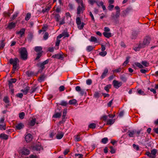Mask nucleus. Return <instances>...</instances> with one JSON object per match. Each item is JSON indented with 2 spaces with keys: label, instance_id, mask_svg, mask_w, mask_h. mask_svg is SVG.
<instances>
[{
  "label": "nucleus",
  "instance_id": "nucleus-59",
  "mask_svg": "<svg viewBox=\"0 0 158 158\" xmlns=\"http://www.w3.org/2000/svg\"><path fill=\"white\" fill-rule=\"evenodd\" d=\"M122 70V68H119L118 69H115L113 71V72L119 73Z\"/></svg>",
  "mask_w": 158,
  "mask_h": 158
},
{
  "label": "nucleus",
  "instance_id": "nucleus-27",
  "mask_svg": "<svg viewBox=\"0 0 158 158\" xmlns=\"http://www.w3.org/2000/svg\"><path fill=\"white\" fill-rule=\"evenodd\" d=\"M89 40L92 42H94L96 43L98 42V41L96 38L93 36H91L90 39Z\"/></svg>",
  "mask_w": 158,
  "mask_h": 158
},
{
  "label": "nucleus",
  "instance_id": "nucleus-53",
  "mask_svg": "<svg viewBox=\"0 0 158 158\" xmlns=\"http://www.w3.org/2000/svg\"><path fill=\"white\" fill-rule=\"evenodd\" d=\"M97 1L95 0H89L88 2L91 5H93L94 3H96Z\"/></svg>",
  "mask_w": 158,
  "mask_h": 158
},
{
  "label": "nucleus",
  "instance_id": "nucleus-37",
  "mask_svg": "<svg viewBox=\"0 0 158 158\" xmlns=\"http://www.w3.org/2000/svg\"><path fill=\"white\" fill-rule=\"evenodd\" d=\"M68 103L64 101H62L60 103V105L63 106H66L68 105Z\"/></svg>",
  "mask_w": 158,
  "mask_h": 158
},
{
  "label": "nucleus",
  "instance_id": "nucleus-22",
  "mask_svg": "<svg viewBox=\"0 0 158 158\" xmlns=\"http://www.w3.org/2000/svg\"><path fill=\"white\" fill-rule=\"evenodd\" d=\"M45 76L44 75H41L38 79V81L40 82H41L44 80Z\"/></svg>",
  "mask_w": 158,
  "mask_h": 158
},
{
  "label": "nucleus",
  "instance_id": "nucleus-54",
  "mask_svg": "<svg viewBox=\"0 0 158 158\" xmlns=\"http://www.w3.org/2000/svg\"><path fill=\"white\" fill-rule=\"evenodd\" d=\"M62 34H63V36H64V37H68L69 35V34L65 31H64Z\"/></svg>",
  "mask_w": 158,
  "mask_h": 158
},
{
  "label": "nucleus",
  "instance_id": "nucleus-61",
  "mask_svg": "<svg viewBox=\"0 0 158 158\" xmlns=\"http://www.w3.org/2000/svg\"><path fill=\"white\" fill-rule=\"evenodd\" d=\"M92 83V81L90 79H88L86 81V83L87 85H90Z\"/></svg>",
  "mask_w": 158,
  "mask_h": 158
},
{
  "label": "nucleus",
  "instance_id": "nucleus-14",
  "mask_svg": "<svg viewBox=\"0 0 158 158\" xmlns=\"http://www.w3.org/2000/svg\"><path fill=\"white\" fill-rule=\"evenodd\" d=\"M108 72V70L107 68H106L104 71L102 73V75L101 76V78L102 79L104 78L106 76L107 73Z\"/></svg>",
  "mask_w": 158,
  "mask_h": 158
},
{
  "label": "nucleus",
  "instance_id": "nucleus-38",
  "mask_svg": "<svg viewBox=\"0 0 158 158\" xmlns=\"http://www.w3.org/2000/svg\"><path fill=\"white\" fill-rule=\"evenodd\" d=\"M19 13L18 12L15 13L12 16V17L10 18L11 20L12 21L15 19V18L17 17Z\"/></svg>",
  "mask_w": 158,
  "mask_h": 158
},
{
  "label": "nucleus",
  "instance_id": "nucleus-25",
  "mask_svg": "<svg viewBox=\"0 0 158 158\" xmlns=\"http://www.w3.org/2000/svg\"><path fill=\"white\" fill-rule=\"evenodd\" d=\"M138 33L136 31H133L132 34V39H135L138 35Z\"/></svg>",
  "mask_w": 158,
  "mask_h": 158
},
{
  "label": "nucleus",
  "instance_id": "nucleus-24",
  "mask_svg": "<svg viewBox=\"0 0 158 158\" xmlns=\"http://www.w3.org/2000/svg\"><path fill=\"white\" fill-rule=\"evenodd\" d=\"M54 18L56 21L58 22L60 19V16L59 14H55L54 15Z\"/></svg>",
  "mask_w": 158,
  "mask_h": 158
},
{
  "label": "nucleus",
  "instance_id": "nucleus-8",
  "mask_svg": "<svg viewBox=\"0 0 158 158\" xmlns=\"http://www.w3.org/2000/svg\"><path fill=\"white\" fill-rule=\"evenodd\" d=\"M21 153L23 155H28L30 154V151L28 149L23 148L21 150Z\"/></svg>",
  "mask_w": 158,
  "mask_h": 158
},
{
  "label": "nucleus",
  "instance_id": "nucleus-55",
  "mask_svg": "<svg viewBox=\"0 0 158 158\" xmlns=\"http://www.w3.org/2000/svg\"><path fill=\"white\" fill-rule=\"evenodd\" d=\"M142 129L141 128L139 130H138L137 131H136V133H135V134H136V136L138 137L139 136V134L140 133V132L142 131Z\"/></svg>",
  "mask_w": 158,
  "mask_h": 158
},
{
  "label": "nucleus",
  "instance_id": "nucleus-35",
  "mask_svg": "<svg viewBox=\"0 0 158 158\" xmlns=\"http://www.w3.org/2000/svg\"><path fill=\"white\" fill-rule=\"evenodd\" d=\"M36 119L35 118H33L30 123V124L31 126H33L35 125L36 122Z\"/></svg>",
  "mask_w": 158,
  "mask_h": 158
},
{
  "label": "nucleus",
  "instance_id": "nucleus-60",
  "mask_svg": "<svg viewBox=\"0 0 158 158\" xmlns=\"http://www.w3.org/2000/svg\"><path fill=\"white\" fill-rule=\"evenodd\" d=\"M79 92L81 96L83 95L85 93H86L85 90L84 89H81V90Z\"/></svg>",
  "mask_w": 158,
  "mask_h": 158
},
{
  "label": "nucleus",
  "instance_id": "nucleus-39",
  "mask_svg": "<svg viewBox=\"0 0 158 158\" xmlns=\"http://www.w3.org/2000/svg\"><path fill=\"white\" fill-rule=\"evenodd\" d=\"M31 17V14L29 13H28L27 14L26 16L25 17V20L26 21H28L30 19Z\"/></svg>",
  "mask_w": 158,
  "mask_h": 158
},
{
  "label": "nucleus",
  "instance_id": "nucleus-12",
  "mask_svg": "<svg viewBox=\"0 0 158 158\" xmlns=\"http://www.w3.org/2000/svg\"><path fill=\"white\" fill-rule=\"evenodd\" d=\"M32 139V135L30 134H28L26 135L25 139L26 142H29Z\"/></svg>",
  "mask_w": 158,
  "mask_h": 158
},
{
  "label": "nucleus",
  "instance_id": "nucleus-4",
  "mask_svg": "<svg viewBox=\"0 0 158 158\" xmlns=\"http://www.w3.org/2000/svg\"><path fill=\"white\" fill-rule=\"evenodd\" d=\"M76 23L77 28L79 30L83 29L85 25V23L83 22L81 23V20L79 17L77 18L76 19Z\"/></svg>",
  "mask_w": 158,
  "mask_h": 158
},
{
  "label": "nucleus",
  "instance_id": "nucleus-3",
  "mask_svg": "<svg viewBox=\"0 0 158 158\" xmlns=\"http://www.w3.org/2000/svg\"><path fill=\"white\" fill-rule=\"evenodd\" d=\"M151 38L148 36H146L144 39L142 43H140V47L144 48L148 45L150 43Z\"/></svg>",
  "mask_w": 158,
  "mask_h": 158
},
{
  "label": "nucleus",
  "instance_id": "nucleus-42",
  "mask_svg": "<svg viewBox=\"0 0 158 158\" xmlns=\"http://www.w3.org/2000/svg\"><path fill=\"white\" fill-rule=\"evenodd\" d=\"M135 65L139 68H143V66L139 62H135Z\"/></svg>",
  "mask_w": 158,
  "mask_h": 158
},
{
  "label": "nucleus",
  "instance_id": "nucleus-6",
  "mask_svg": "<svg viewBox=\"0 0 158 158\" xmlns=\"http://www.w3.org/2000/svg\"><path fill=\"white\" fill-rule=\"evenodd\" d=\"M85 9V5H79L77 9V14L78 15L82 13Z\"/></svg>",
  "mask_w": 158,
  "mask_h": 158
},
{
  "label": "nucleus",
  "instance_id": "nucleus-11",
  "mask_svg": "<svg viewBox=\"0 0 158 158\" xmlns=\"http://www.w3.org/2000/svg\"><path fill=\"white\" fill-rule=\"evenodd\" d=\"M81 134H78L75 135L74 137V140L76 142H79L81 140L82 138L80 137Z\"/></svg>",
  "mask_w": 158,
  "mask_h": 158
},
{
  "label": "nucleus",
  "instance_id": "nucleus-40",
  "mask_svg": "<svg viewBox=\"0 0 158 158\" xmlns=\"http://www.w3.org/2000/svg\"><path fill=\"white\" fill-rule=\"evenodd\" d=\"M108 141V139L107 137H105L102 139L101 142L103 144H106Z\"/></svg>",
  "mask_w": 158,
  "mask_h": 158
},
{
  "label": "nucleus",
  "instance_id": "nucleus-2",
  "mask_svg": "<svg viewBox=\"0 0 158 158\" xmlns=\"http://www.w3.org/2000/svg\"><path fill=\"white\" fill-rule=\"evenodd\" d=\"M114 8L116 10L115 13L114 14L113 12L112 13L111 16L112 19H115L119 17L120 10L119 7L118 6H115Z\"/></svg>",
  "mask_w": 158,
  "mask_h": 158
},
{
  "label": "nucleus",
  "instance_id": "nucleus-45",
  "mask_svg": "<svg viewBox=\"0 0 158 158\" xmlns=\"http://www.w3.org/2000/svg\"><path fill=\"white\" fill-rule=\"evenodd\" d=\"M96 126V125L95 123H92L90 124L89 125V127L90 128L94 129V128H95Z\"/></svg>",
  "mask_w": 158,
  "mask_h": 158
},
{
  "label": "nucleus",
  "instance_id": "nucleus-10",
  "mask_svg": "<svg viewBox=\"0 0 158 158\" xmlns=\"http://www.w3.org/2000/svg\"><path fill=\"white\" fill-rule=\"evenodd\" d=\"M131 10V9L129 8H126L122 12V16L123 17H126Z\"/></svg>",
  "mask_w": 158,
  "mask_h": 158
},
{
  "label": "nucleus",
  "instance_id": "nucleus-62",
  "mask_svg": "<svg viewBox=\"0 0 158 158\" xmlns=\"http://www.w3.org/2000/svg\"><path fill=\"white\" fill-rule=\"evenodd\" d=\"M48 35H49L48 32H45L44 36V39L45 40H46L48 38Z\"/></svg>",
  "mask_w": 158,
  "mask_h": 158
},
{
  "label": "nucleus",
  "instance_id": "nucleus-32",
  "mask_svg": "<svg viewBox=\"0 0 158 158\" xmlns=\"http://www.w3.org/2000/svg\"><path fill=\"white\" fill-rule=\"evenodd\" d=\"M93 48L94 47L92 46H89L87 47L86 50L88 52H89L91 51Z\"/></svg>",
  "mask_w": 158,
  "mask_h": 158
},
{
  "label": "nucleus",
  "instance_id": "nucleus-30",
  "mask_svg": "<svg viewBox=\"0 0 158 158\" xmlns=\"http://www.w3.org/2000/svg\"><path fill=\"white\" fill-rule=\"evenodd\" d=\"M114 122V119H110L107 121L106 124L107 125H111L113 124Z\"/></svg>",
  "mask_w": 158,
  "mask_h": 158
},
{
  "label": "nucleus",
  "instance_id": "nucleus-9",
  "mask_svg": "<svg viewBox=\"0 0 158 158\" xmlns=\"http://www.w3.org/2000/svg\"><path fill=\"white\" fill-rule=\"evenodd\" d=\"M24 125L23 123H20L17 124L15 126V129L18 130H20L23 128Z\"/></svg>",
  "mask_w": 158,
  "mask_h": 158
},
{
  "label": "nucleus",
  "instance_id": "nucleus-51",
  "mask_svg": "<svg viewBox=\"0 0 158 158\" xmlns=\"http://www.w3.org/2000/svg\"><path fill=\"white\" fill-rule=\"evenodd\" d=\"M78 3L79 5H85L83 2V1L82 0H75Z\"/></svg>",
  "mask_w": 158,
  "mask_h": 158
},
{
  "label": "nucleus",
  "instance_id": "nucleus-23",
  "mask_svg": "<svg viewBox=\"0 0 158 158\" xmlns=\"http://www.w3.org/2000/svg\"><path fill=\"white\" fill-rule=\"evenodd\" d=\"M64 135V133L63 132H61L60 133L57 134L56 135V137L57 139H60L63 137Z\"/></svg>",
  "mask_w": 158,
  "mask_h": 158
},
{
  "label": "nucleus",
  "instance_id": "nucleus-29",
  "mask_svg": "<svg viewBox=\"0 0 158 158\" xmlns=\"http://www.w3.org/2000/svg\"><path fill=\"white\" fill-rule=\"evenodd\" d=\"M77 102V100L75 99H73L70 100L69 103L70 105H75Z\"/></svg>",
  "mask_w": 158,
  "mask_h": 158
},
{
  "label": "nucleus",
  "instance_id": "nucleus-19",
  "mask_svg": "<svg viewBox=\"0 0 158 158\" xmlns=\"http://www.w3.org/2000/svg\"><path fill=\"white\" fill-rule=\"evenodd\" d=\"M0 138L2 139L7 140L8 139V136L5 134L2 133L0 135Z\"/></svg>",
  "mask_w": 158,
  "mask_h": 158
},
{
  "label": "nucleus",
  "instance_id": "nucleus-17",
  "mask_svg": "<svg viewBox=\"0 0 158 158\" xmlns=\"http://www.w3.org/2000/svg\"><path fill=\"white\" fill-rule=\"evenodd\" d=\"M52 58H56L57 59H61L63 58L62 55L60 54H57L54 55H53L52 56Z\"/></svg>",
  "mask_w": 158,
  "mask_h": 158
},
{
  "label": "nucleus",
  "instance_id": "nucleus-50",
  "mask_svg": "<svg viewBox=\"0 0 158 158\" xmlns=\"http://www.w3.org/2000/svg\"><path fill=\"white\" fill-rule=\"evenodd\" d=\"M114 7V5L111 4H109L108 6V9L109 10L112 11Z\"/></svg>",
  "mask_w": 158,
  "mask_h": 158
},
{
  "label": "nucleus",
  "instance_id": "nucleus-28",
  "mask_svg": "<svg viewBox=\"0 0 158 158\" xmlns=\"http://www.w3.org/2000/svg\"><path fill=\"white\" fill-rule=\"evenodd\" d=\"M61 114L60 113L57 112L54 114L52 117L53 118H59L61 117Z\"/></svg>",
  "mask_w": 158,
  "mask_h": 158
},
{
  "label": "nucleus",
  "instance_id": "nucleus-16",
  "mask_svg": "<svg viewBox=\"0 0 158 158\" xmlns=\"http://www.w3.org/2000/svg\"><path fill=\"white\" fill-rule=\"evenodd\" d=\"M16 24V23H13V22H11L9 23V24L8 26V27L9 29H12L13 28H14L15 27Z\"/></svg>",
  "mask_w": 158,
  "mask_h": 158
},
{
  "label": "nucleus",
  "instance_id": "nucleus-5",
  "mask_svg": "<svg viewBox=\"0 0 158 158\" xmlns=\"http://www.w3.org/2000/svg\"><path fill=\"white\" fill-rule=\"evenodd\" d=\"M9 62L10 64H12L14 69H16L17 67V64L19 62V60L17 58L14 59L10 58L9 60Z\"/></svg>",
  "mask_w": 158,
  "mask_h": 158
},
{
  "label": "nucleus",
  "instance_id": "nucleus-15",
  "mask_svg": "<svg viewBox=\"0 0 158 158\" xmlns=\"http://www.w3.org/2000/svg\"><path fill=\"white\" fill-rule=\"evenodd\" d=\"M127 133L129 137H134V135L136 133V130L129 131Z\"/></svg>",
  "mask_w": 158,
  "mask_h": 158
},
{
  "label": "nucleus",
  "instance_id": "nucleus-36",
  "mask_svg": "<svg viewBox=\"0 0 158 158\" xmlns=\"http://www.w3.org/2000/svg\"><path fill=\"white\" fill-rule=\"evenodd\" d=\"M4 40H3L1 41L0 44V49H2L5 46V43H4Z\"/></svg>",
  "mask_w": 158,
  "mask_h": 158
},
{
  "label": "nucleus",
  "instance_id": "nucleus-7",
  "mask_svg": "<svg viewBox=\"0 0 158 158\" xmlns=\"http://www.w3.org/2000/svg\"><path fill=\"white\" fill-rule=\"evenodd\" d=\"M113 84L115 88L118 89L122 85V83L117 80H114L113 81Z\"/></svg>",
  "mask_w": 158,
  "mask_h": 158
},
{
  "label": "nucleus",
  "instance_id": "nucleus-44",
  "mask_svg": "<svg viewBox=\"0 0 158 158\" xmlns=\"http://www.w3.org/2000/svg\"><path fill=\"white\" fill-rule=\"evenodd\" d=\"M107 52L106 51H102L99 53V55L103 57L105 56Z\"/></svg>",
  "mask_w": 158,
  "mask_h": 158
},
{
  "label": "nucleus",
  "instance_id": "nucleus-18",
  "mask_svg": "<svg viewBox=\"0 0 158 158\" xmlns=\"http://www.w3.org/2000/svg\"><path fill=\"white\" fill-rule=\"evenodd\" d=\"M103 35L105 37L107 38H109L112 36L111 33L109 32H104L103 33Z\"/></svg>",
  "mask_w": 158,
  "mask_h": 158
},
{
  "label": "nucleus",
  "instance_id": "nucleus-63",
  "mask_svg": "<svg viewBox=\"0 0 158 158\" xmlns=\"http://www.w3.org/2000/svg\"><path fill=\"white\" fill-rule=\"evenodd\" d=\"M120 78L121 80L124 81H125L127 80L126 77L123 75L120 76Z\"/></svg>",
  "mask_w": 158,
  "mask_h": 158
},
{
  "label": "nucleus",
  "instance_id": "nucleus-31",
  "mask_svg": "<svg viewBox=\"0 0 158 158\" xmlns=\"http://www.w3.org/2000/svg\"><path fill=\"white\" fill-rule=\"evenodd\" d=\"M26 73L28 77H30L34 75V72L31 71H27Z\"/></svg>",
  "mask_w": 158,
  "mask_h": 158
},
{
  "label": "nucleus",
  "instance_id": "nucleus-33",
  "mask_svg": "<svg viewBox=\"0 0 158 158\" xmlns=\"http://www.w3.org/2000/svg\"><path fill=\"white\" fill-rule=\"evenodd\" d=\"M137 93L139 95H145V94L144 93V92L141 89H138Z\"/></svg>",
  "mask_w": 158,
  "mask_h": 158
},
{
  "label": "nucleus",
  "instance_id": "nucleus-64",
  "mask_svg": "<svg viewBox=\"0 0 158 158\" xmlns=\"http://www.w3.org/2000/svg\"><path fill=\"white\" fill-rule=\"evenodd\" d=\"M133 148L135 149L136 150H138L139 149V147L138 145H136L135 144H133Z\"/></svg>",
  "mask_w": 158,
  "mask_h": 158
},
{
  "label": "nucleus",
  "instance_id": "nucleus-13",
  "mask_svg": "<svg viewBox=\"0 0 158 158\" xmlns=\"http://www.w3.org/2000/svg\"><path fill=\"white\" fill-rule=\"evenodd\" d=\"M25 29L24 28L21 29L19 31H16V34H19L20 35V38H21L23 35L24 34Z\"/></svg>",
  "mask_w": 158,
  "mask_h": 158
},
{
  "label": "nucleus",
  "instance_id": "nucleus-41",
  "mask_svg": "<svg viewBox=\"0 0 158 158\" xmlns=\"http://www.w3.org/2000/svg\"><path fill=\"white\" fill-rule=\"evenodd\" d=\"M157 152V150L156 149H153L151 151L152 156H155Z\"/></svg>",
  "mask_w": 158,
  "mask_h": 158
},
{
  "label": "nucleus",
  "instance_id": "nucleus-56",
  "mask_svg": "<svg viewBox=\"0 0 158 158\" xmlns=\"http://www.w3.org/2000/svg\"><path fill=\"white\" fill-rule=\"evenodd\" d=\"M143 48L140 47V44L138 45V47H135L134 48V50L135 51H139V50L140 48Z\"/></svg>",
  "mask_w": 158,
  "mask_h": 158
},
{
  "label": "nucleus",
  "instance_id": "nucleus-21",
  "mask_svg": "<svg viewBox=\"0 0 158 158\" xmlns=\"http://www.w3.org/2000/svg\"><path fill=\"white\" fill-rule=\"evenodd\" d=\"M42 48L41 46H36L35 47V50L37 52L40 53V52H43L42 51Z\"/></svg>",
  "mask_w": 158,
  "mask_h": 158
},
{
  "label": "nucleus",
  "instance_id": "nucleus-26",
  "mask_svg": "<svg viewBox=\"0 0 158 158\" xmlns=\"http://www.w3.org/2000/svg\"><path fill=\"white\" fill-rule=\"evenodd\" d=\"M29 89L30 87H27L24 89H22L21 91L24 94H26L28 93Z\"/></svg>",
  "mask_w": 158,
  "mask_h": 158
},
{
  "label": "nucleus",
  "instance_id": "nucleus-52",
  "mask_svg": "<svg viewBox=\"0 0 158 158\" xmlns=\"http://www.w3.org/2000/svg\"><path fill=\"white\" fill-rule=\"evenodd\" d=\"M16 79L15 78H12L8 81V82L12 83H15L16 81Z\"/></svg>",
  "mask_w": 158,
  "mask_h": 158
},
{
  "label": "nucleus",
  "instance_id": "nucleus-43",
  "mask_svg": "<svg viewBox=\"0 0 158 158\" xmlns=\"http://www.w3.org/2000/svg\"><path fill=\"white\" fill-rule=\"evenodd\" d=\"M25 116V113L23 112L20 113L19 114V117L21 119H23Z\"/></svg>",
  "mask_w": 158,
  "mask_h": 158
},
{
  "label": "nucleus",
  "instance_id": "nucleus-34",
  "mask_svg": "<svg viewBox=\"0 0 158 158\" xmlns=\"http://www.w3.org/2000/svg\"><path fill=\"white\" fill-rule=\"evenodd\" d=\"M35 148V150L37 151H40L43 149L41 146L39 145H36Z\"/></svg>",
  "mask_w": 158,
  "mask_h": 158
},
{
  "label": "nucleus",
  "instance_id": "nucleus-57",
  "mask_svg": "<svg viewBox=\"0 0 158 158\" xmlns=\"http://www.w3.org/2000/svg\"><path fill=\"white\" fill-rule=\"evenodd\" d=\"M96 3L97 6L99 7L100 6H102L103 4V3L102 1L98 2V1H97Z\"/></svg>",
  "mask_w": 158,
  "mask_h": 158
},
{
  "label": "nucleus",
  "instance_id": "nucleus-20",
  "mask_svg": "<svg viewBox=\"0 0 158 158\" xmlns=\"http://www.w3.org/2000/svg\"><path fill=\"white\" fill-rule=\"evenodd\" d=\"M51 7V6H47L45 8L43 9L42 11V12L43 13H44L45 12H48V11L50 9Z\"/></svg>",
  "mask_w": 158,
  "mask_h": 158
},
{
  "label": "nucleus",
  "instance_id": "nucleus-58",
  "mask_svg": "<svg viewBox=\"0 0 158 158\" xmlns=\"http://www.w3.org/2000/svg\"><path fill=\"white\" fill-rule=\"evenodd\" d=\"M3 100L6 103H9V102L8 98L7 97H5L3 98Z\"/></svg>",
  "mask_w": 158,
  "mask_h": 158
},
{
  "label": "nucleus",
  "instance_id": "nucleus-48",
  "mask_svg": "<svg viewBox=\"0 0 158 158\" xmlns=\"http://www.w3.org/2000/svg\"><path fill=\"white\" fill-rule=\"evenodd\" d=\"M42 52H40V53H38L37 54V56L36 57L35 59V60H38L42 56Z\"/></svg>",
  "mask_w": 158,
  "mask_h": 158
},
{
  "label": "nucleus",
  "instance_id": "nucleus-1",
  "mask_svg": "<svg viewBox=\"0 0 158 158\" xmlns=\"http://www.w3.org/2000/svg\"><path fill=\"white\" fill-rule=\"evenodd\" d=\"M19 53L20 55V58L22 60H25L27 59L28 52L25 48H21L19 49Z\"/></svg>",
  "mask_w": 158,
  "mask_h": 158
},
{
  "label": "nucleus",
  "instance_id": "nucleus-49",
  "mask_svg": "<svg viewBox=\"0 0 158 158\" xmlns=\"http://www.w3.org/2000/svg\"><path fill=\"white\" fill-rule=\"evenodd\" d=\"M76 157L78 156V158H83V155L81 154L76 153L75 154Z\"/></svg>",
  "mask_w": 158,
  "mask_h": 158
},
{
  "label": "nucleus",
  "instance_id": "nucleus-46",
  "mask_svg": "<svg viewBox=\"0 0 158 158\" xmlns=\"http://www.w3.org/2000/svg\"><path fill=\"white\" fill-rule=\"evenodd\" d=\"M130 58L129 57H127L126 58V60L123 64V65L126 66L128 63L129 60Z\"/></svg>",
  "mask_w": 158,
  "mask_h": 158
},
{
  "label": "nucleus",
  "instance_id": "nucleus-47",
  "mask_svg": "<svg viewBox=\"0 0 158 158\" xmlns=\"http://www.w3.org/2000/svg\"><path fill=\"white\" fill-rule=\"evenodd\" d=\"M110 88H111V85H108L105 87L104 89L107 92H108L109 91V89Z\"/></svg>",
  "mask_w": 158,
  "mask_h": 158
}]
</instances>
